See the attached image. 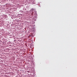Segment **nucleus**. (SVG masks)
I'll use <instances>...</instances> for the list:
<instances>
[{"label": "nucleus", "instance_id": "1", "mask_svg": "<svg viewBox=\"0 0 77 77\" xmlns=\"http://www.w3.org/2000/svg\"><path fill=\"white\" fill-rule=\"evenodd\" d=\"M33 13H33V12H32V14H33Z\"/></svg>", "mask_w": 77, "mask_h": 77}]
</instances>
